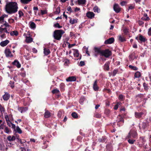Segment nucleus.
Listing matches in <instances>:
<instances>
[{"instance_id":"nucleus-58","label":"nucleus","mask_w":151,"mask_h":151,"mask_svg":"<svg viewBox=\"0 0 151 151\" xmlns=\"http://www.w3.org/2000/svg\"><path fill=\"white\" fill-rule=\"evenodd\" d=\"M138 24L139 25H143L144 22L142 21H139L138 22Z\"/></svg>"},{"instance_id":"nucleus-14","label":"nucleus","mask_w":151,"mask_h":151,"mask_svg":"<svg viewBox=\"0 0 151 151\" xmlns=\"http://www.w3.org/2000/svg\"><path fill=\"white\" fill-rule=\"evenodd\" d=\"M51 116V113L48 110L45 109V112L44 114V117L45 118L50 117Z\"/></svg>"},{"instance_id":"nucleus-49","label":"nucleus","mask_w":151,"mask_h":151,"mask_svg":"<svg viewBox=\"0 0 151 151\" xmlns=\"http://www.w3.org/2000/svg\"><path fill=\"white\" fill-rule=\"evenodd\" d=\"M2 25H3V27L4 26H5L6 27H9V25L6 21H4V23Z\"/></svg>"},{"instance_id":"nucleus-51","label":"nucleus","mask_w":151,"mask_h":151,"mask_svg":"<svg viewBox=\"0 0 151 151\" xmlns=\"http://www.w3.org/2000/svg\"><path fill=\"white\" fill-rule=\"evenodd\" d=\"M94 117L97 118H100L101 117V115L99 114H96L94 115Z\"/></svg>"},{"instance_id":"nucleus-34","label":"nucleus","mask_w":151,"mask_h":151,"mask_svg":"<svg viewBox=\"0 0 151 151\" xmlns=\"http://www.w3.org/2000/svg\"><path fill=\"white\" fill-rule=\"evenodd\" d=\"M32 0H20V1L23 4H27Z\"/></svg>"},{"instance_id":"nucleus-4","label":"nucleus","mask_w":151,"mask_h":151,"mask_svg":"<svg viewBox=\"0 0 151 151\" xmlns=\"http://www.w3.org/2000/svg\"><path fill=\"white\" fill-rule=\"evenodd\" d=\"M137 135V132L134 130H131L127 136V138H131L132 137L136 138Z\"/></svg>"},{"instance_id":"nucleus-20","label":"nucleus","mask_w":151,"mask_h":151,"mask_svg":"<svg viewBox=\"0 0 151 151\" xmlns=\"http://www.w3.org/2000/svg\"><path fill=\"white\" fill-rule=\"evenodd\" d=\"M139 40L141 42H145L146 40L145 38L141 35H139Z\"/></svg>"},{"instance_id":"nucleus-53","label":"nucleus","mask_w":151,"mask_h":151,"mask_svg":"<svg viewBox=\"0 0 151 151\" xmlns=\"http://www.w3.org/2000/svg\"><path fill=\"white\" fill-rule=\"evenodd\" d=\"M18 14L19 15V17H21V16H23L24 14L21 11L18 12Z\"/></svg>"},{"instance_id":"nucleus-22","label":"nucleus","mask_w":151,"mask_h":151,"mask_svg":"<svg viewBox=\"0 0 151 151\" xmlns=\"http://www.w3.org/2000/svg\"><path fill=\"white\" fill-rule=\"evenodd\" d=\"M6 16V15L4 14L0 17V24H3L4 23V18Z\"/></svg>"},{"instance_id":"nucleus-16","label":"nucleus","mask_w":151,"mask_h":151,"mask_svg":"<svg viewBox=\"0 0 151 151\" xmlns=\"http://www.w3.org/2000/svg\"><path fill=\"white\" fill-rule=\"evenodd\" d=\"M10 97L9 94L7 93H5V94L3 96V99L5 101H7L8 100Z\"/></svg>"},{"instance_id":"nucleus-15","label":"nucleus","mask_w":151,"mask_h":151,"mask_svg":"<svg viewBox=\"0 0 151 151\" xmlns=\"http://www.w3.org/2000/svg\"><path fill=\"white\" fill-rule=\"evenodd\" d=\"M28 109L27 107H20L18 109L21 113H23L26 112Z\"/></svg>"},{"instance_id":"nucleus-43","label":"nucleus","mask_w":151,"mask_h":151,"mask_svg":"<svg viewBox=\"0 0 151 151\" xmlns=\"http://www.w3.org/2000/svg\"><path fill=\"white\" fill-rule=\"evenodd\" d=\"M60 88L62 91H63L65 88V85L63 83H61L60 85Z\"/></svg>"},{"instance_id":"nucleus-26","label":"nucleus","mask_w":151,"mask_h":151,"mask_svg":"<svg viewBox=\"0 0 151 151\" xmlns=\"http://www.w3.org/2000/svg\"><path fill=\"white\" fill-rule=\"evenodd\" d=\"M117 121L118 122H124V119L120 115H119V116L117 117Z\"/></svg>"},{"instance_id":"nucleus-44","label":"nucleus","mask_w":151,"mask_h":151,"mask_svg":"<svg viewBox=\"0 0 151 151\" xmlns=\"http://www.w3.org/2000/svg\"><path fill=\"white\" fill-rule=\"evenodd\" d=\"M135 141V140L131 139H129L128 140V142L129 143L131 144H134V142Z\"/></svg>"},{"instance_id":"nucleus-18","label":"nucleus","mask_w":151,"mask_h":151,"mask_svg":"<svg viewBox=\"0 0 151 151\" xmlns=\"http://www.w3.org/2000/svg\"><path fill=\"white\" fill-rule=\"evenodd\" d=\"M12 64L16 66L18 68H19L21 67V64L17 60H15L13 63Z\"/></svg>"},{"instance_id":"nucleus-48","label":"nucleus","mask_w":151,"mask_h":151,"mask_svg":"<svg viewBox=\"0 0 151 151\" xmlns=\"http://www.w3.org/2000/svg\"><path fill=\"white\" fill-rule=\"evenodd\" d=\"M141 19L143 20H145L146 21H148L150 19L149 17H147L146 18L142 17Z\"/></svg>"},{"instance_id":"nucleus-39","label":"nucleus","mask_w":151,"mask_h":151,"mask_svg":"<svg viewBox=\"0 0 151 151\" xmlns=\"http://www.w3.org/2000/svg\"><path fill=\"white\" fill-rule=\"evenodd\" d=\"M129 68H131V69H132L134 70H137L138 69V68L137 67H136L133 66H132V65H130L129 66Z\"/></svg>"},{"instance_id":"nucleus-62","label":"nucleus","mask_w":151,"mask_h":151,"mask_svg":"<svg viewBox=\"0 0 151 151\" xmlns=\"http://www.w3.org/2000/svg\"><path fill=\"white\" fill-rule=\"evenodd\" d=\"M123 97H124V96L122 95L121 94V95H120L119 96V99L121 100H122L123 99Z\"/></svg>"},{"instance_id":"nucleus-38","label":"nucleus","mask_w":151,"mask_h":151,"mask_svg":"<svg viewBox=\"0 0 151 151\" xmlns=\"http://www.w3.org/2000/svg\"><path fill=\"white\" fill-rule=\"evenodd\" d=\"M71 115L73 117L75 118H77L78 117L77 114L75 112L72 113Z\"/></svg>"},{"instance_id":"nucleus-36","label":"nucleus","mask_w":151,"mask_h":151,"mask_svg":"<svg viewBox=\"0 0 151 151\" xmlns=\"http://www.w3.org/2000/svg\"><path fill=\"white\" fill-rule=\"evenodd\" d=\"M140 76V73L139 71L137 72L135 74L134 77L136 78H139Z\"/></svg>"},{"instance_id":"nucleus-13","label":"nucleus","mask_w":151,"mask_h":151,"mask_svg":"<svg viewBox=\"0 0 151 151\" xmlns=\"http://www.w3.org/2000/svg\"><path fill=\"white\" fill-rule=\"evenodd\" d=\"M9 41L7 40L1 42L0 43V45L1 46L4 47L6 46L9 43Z\"/></svg>"},{"instance_id":"nucleus-37","label":"nucleus","mask_w":151,"mask_h":151,"mask_svg":"<svg viewBox=\"0 0 151 151\" xmlns=\"http://www.w3.org/2000/svg\"><path fill=\"white\" fill-rule=\"evenodd\" d=\"M18 34V32L17 31H13L10 33V35L12 36H17Z\"/></svg>"},{"instance_id":"nucleus-7","label":"nucleus","mask_w":151,"mask_h":151,"mask_svg":"<svg viewBox=\"0 0 151 151\" xmlns=\"http://www.w3.org/2000/svg\"><path fill=\"white\" fill-rule=\"evenodd\" d=\"M113 9L114 10L116 13L119 12L120 10V9L119 5L117 4H115L114 5Z\"/></svg>"},{"instance_id":"nucleus-8","label":"nucleus","mask_w":151,"mask_h":151,"mask_svg":"<svg viewBox=\"0 0 151 151\" xmlns=\"http://www.w3.org/2000/svg\"><path fill=\"white\" fill-rule=\"evenodd\" d=\"M114 41V38L113 37H111L105 40L104 43L106 44H111Z\"/></svg>"},{"instance_id":"nucleus-50","label":"nucleus","mask_w":151,"mask_h":151,"mask_svg":"<svg viewBox=\"0 0 151 151\" xmlns=\"http://www.w3.org/2000/svg\"><path fill=\"white\" fill-rule=\"evenodd\" d=\"M41 13L42 15H43L44 14H47V11L46 10H41Z\"/></svg>"},{"instance_id":"nucleus-31","label":"nucleus","mask_w":151,"mask_h":151,"mask_svg":"<svg viewBox=\"0 0 151 151\" xmlns=\"http://www.w3.org/2000/svg\"><path fill=\"white\" fill-rule=\"evenodd\" d=\"M93 10L94 12L99 13L100 12V10L99 8L96 6H95L93 8Z\"/></svg>"},{"instance_id":"nucleus-25","label":"nucleus","mask_w":151,"mask_h":151,"mask_svg":"<svg viewBox=\"0 0 151 151\" xmlns=\"http://www.w3.org/2000/svg\"><path fill=\"white\" fill-rule=\"evenodd\" d=\"M73 54L75 57H78L79 56V53L77 49H75L73 51Z\"/></svg>"},{"instance_id":"nucleus-47","label":"nucleus","mask_w":151,"mask_h":151,"mask_svg":"<svg viewBox=\"0 0 151 151\" xmlns=\"http://www.w3.org/2000/svg\"><path fill=\"white\" fill-rule=\"evenodd\" d=\"M85 99V98L84 97H81L79 101L80 103L81 104H82L83 103V101H84Z\"/></svg>"},{"instance_id":"nucleus-6","label":"nucleus","mask_w":151,"mask_h":151,"mask_svg":"<svg viewBox=\"0 0 151 151\" xmlns=\"http://www.w3.org/2000/svg\"><path fill=\"white\" fill-rule=\"evenodd\" d=\"M4 52L6 57H12L13 56L11 51L8 48H6Z\"/></svg>"},{"instance_id":"nucleus-5","label":"nucleus","mask_w":151,"mask_h":151,"mask_svg":"<svg viewBox=\"0 0 151 151\" xmlns=\"http://www.w3.org/2000/svg\"><path fill=\"white\" fill-rule=\"evenodd\" d=\"M94 50L95 52L94 55L95 56L97 57L99 55H101L103 50H101V47H95Z\"/></svg>"},{"instance_id":"nucleus-42","label":"nucleus","mask_w":151,"mask_h":151,"mask_svg":"<svg viewBox=\"0 0 151 151\" xmlns=\"http://www.w3.org/2000/svg\"><path fill=\"white\" fill-rule=\"evenodd\" d=\"M54 27H57L58 28H61L62 27V26L60 25L58 23H56L54 25Z\"/></svg>"},{"instance_id":"nucleus-45","label":"nucleus","mask_w":151,"mask_h":151,"mask_svg":"<svg viewBox=\"0 0 151 151\" xmlns=\"http://www.w3.org/2000/svg\"><path fill=\"white\" fill-rule=\"evenodd\" d=\"M134 5L133 4H130V5L129 6V8L127 10L128 11H129V9H132L134 8Z\"/></svg>"},{"instance_id":"nucleus-12","label":"nucleus","mask_w":151,"mask_h":151,"mask_svg":"<svg viewBox=\"0 0 151 151\" xmlns=\"http://www.w3.org/2000/svg\"><path fill=\"white\" fill-rule=\"evenodd\" d=\"M76 80V77L73 76L69 77L66 79V81L67 82L74 81Z\"/></svg>"},{"instance_id":"nucleus-56","label":"nucleus","mask_w":151,"mask_h":151,"mask_svg":"<svg viewBox=\"0 0 151 151\" xmlns=\"http://www.w3.org/2000/svg\"><path fill=\"white\" fill-rule=\"evenodd\" d=\"M119 105V103H117V104L114 107V109L115 110L117 109L118 108V105Z\"/></svg>"},{"instance_id":"nucleus-63","label":"nucleus","mask_w":151,"mask_h":151,"mask_svg":"<svg viewBox=\"0 0 151 151\" xmlns=\"http://www.w3.org/2000/svg\"><path fill=\"white\" fill-rule=\"evenodd\" d=\"M1 37L2 39L6 37V36L5 34L4 33L3 34L1 35Z\"/></svg>"},{"instance_id":"nucleus-41","label":"nucleus","mask_w":151,"mask_h":151,"mask_svg":"<svg viewBox=\"0 0 151 151\" xmlns=\"http://www.w3.org/2000/svg\"><path fill=\"white\" fill-rule=\"evenodd\" d=\"M140 140L144 144L145 142V137H140Z\"/></svg>"},{"instance_id":"nucleus-19","label":"nucleus","mask_w":151,"mask_h":151,"mask_svg":"<svg viewBox=\"0 0 151 151\" xmlns=\"http://www.w3.org/2000/svg\"><path fill=\"white\" fill-rule=\"evenodd\" d=\"M143 114V113L142 112H141L140 113L135 112V115L136 118H139L142 116V115Z\"/></svg>"},{"instance_id":"nucleus-40","label":"nucleus","mask_w":151,"mask_h":151,"mask_svg":"<svg viewBox=\"0 0 151 151\" xmlns=\"http://www.w3.org/2000/svg\"><path fill=\"white\" fill-rule=\"evenodd\" d=\"M60 12V8L58 7L56 9V11L55 12V14H59Z\"/></svg>"},{"instance_id":"nucleus-1","label":"nucleus","mask_w":151,"mask_h":151,"mask_svg":"<svg viewBox=\"0 0 151 151\" xmlns=\"http://www.w3.org/2000/svg\"><path fill=\"white\" fill-rule=\"evenodd\" d=\"M6 12L9 14L14 13L17 11L18 6L16 2H10L6 3Z\"/></svg>"},{"instance_id":"nucleus-59","label":"nucleus","mask_w":151,"mask_h":151,"mask_svg":"<svg viewBox=\"0 0 151 151\" xmlns=\"http://www.w3.org/2000/svg\"><path fill=\"white\" fill-rule=\"evenodd\" d=\"M148 35H151V27H150L148 29Z\"/></svg>"},{"instance_id":"nucleus-17","label":"nucleus","mask_w":151,"mask_h":151,"mask_svg":"<svg viewBox=\"0 0 151 151\" xmlns=\"http://www.w3.org/2000/svg\"><path fill=\"white\" fill-rule=\"evenodd\" d=\"M97 81L96 80L95 81L93 85V88L95 91H98L99 88L97 85Z\"/></svg>"},{"instance_id":"nucleus-3","label":"nucleus","mask_w":151,"mask_h":151,"mask_svg":"<svg viewBox=\"0 0 151 151\" xmlns=\"http://www.w3.org/2000/svg\"><path fill=\"white\" fill-rule=\"evenodd\" d=\"M111 55V52L108 49L103 50L101 56H104L106 58H108Z\"/></svg>"},{"instance_id":"nucleus-27","label":"nucleus","mask_w":151,"mask_h":151,"mask_svg":"<svg viewBox=\"0 0 151 151\" xmlns=\"http://www.w3.org/2000/svg\"><path fill=\"white\" fill-rule=\"evenodd\" d=\"M119 40L121 42H123L126 41L124 37L121 35L119 36Z\"/></svg>"},{"instance_id":"nucleus-57","label":"nucleus","mask_w":151,"mask_h":151,"mask_svg":"<svg viewBox=\"0 0 151 151\" xmlns=\"http://www.w3.org/2000/svg\"><path fill=\"white\" fill-rule=\"evenodd\" d=\"M67 10L68 11L70 12H73V11H72L71 8L70 6H69L67 8Z\"/></svg>"},{"instance_id":"nucleus-46","label":"nucleus","mask_w":151,"mask_h":151,"mask_svg":"<svg viewBox=\"0 0 151 151\" xmlns=\"http://www.w3.org/2000/svg\"><path fill=\"white\" fill-rule=\"evenodd\" d=\"M30 27L31 28H34L35 27V24L33 22H31L30 24Z\"/></svg>"},{"instance_id":"nucleus-32","label":"nucleus","mask_w":151,"mask_h":151,"mask_svg":"<svg viewBox=\"0 0 151 151\" xmlns=\"http://www.w3.org/2000/svg\"><path fill=\"white\" fill-rule=\"evenodd\" d=\"M17 142H20L21 144H23V143H25L26 141L24 140H23L22 141L21 139L17 138Z\"/></svg>"},{"instance_id":"nucleus-60","label":"nucleus","mask_w":151,"mask_h":151,"mask_svg":"<svg viewBox=\"0 0 151 151\" xmlns=\"http://www.w3.org/2000/svg\"><path fill=\"white\" fill-rule=\"evenodd\" d=\"M7 122V125L10 127L11 126V125L12 124V123L10 122V121H8Z\"/></svg>"},{"instance_id":"nucleus-30","label":"nucleus","mask_w":151,"mask_h":151,"mask_svg":"<svg viewBox=\"0 0 151 151\" xmlns=\"http://www.w3.org/2000/svg\"><path fill=\"white\" fill-rule=\"evenodd\" d=\"M52 92L53 94H56L60 93V91L58 89H55L52 91Z\"/></svg>"},{"instance_id":"nucleus-11","label":"nucleus","mask_w":151,"mask_h":151,"mask_svg":"<svg viewBox=\"0 0 151 151\" xmlns=\"http://www.w3.org/2000/svg\"><path fill=\"white\" fill-rule=\"evenodd\" d=\"M3 25H1L0 27V33H3L4 32H6L7 33H9V32H8L7 30V28L6 27L3 28Z\"/></svg>"},{"instance_id":"nucleus-64","label":"nucleus","mask_w":151,"mask_h":151,"mask_svg":"<svg viewBox=\"0 0 151 151\" xmlns=\"http://www.w3.org/2000/svg\"><path fill=\"white\" fill-rule=\"evenodd\" d=\"M126 3V1H123L121 2L120 4L122 6H124Z\"/></svg>"},{"instance_id":"nucleus-2","label":"nucleus","mask_w":151,"mask_h":151,"mask_svg":"<svg viewBox=\"0 0 151 151\" xmlns=\"http://www.w3.org/2000/svg\"><path fill=\"white\" fill-rule=\"evenodd\" d=\"M64 33V31L62 29L56 30L53 32V37L55 39L60 40Z\"/></svg>"},{"instance_id":"nucleus-9","label":"nucleus","mask_w":151,"mask_h":151,"mask_svg":"<svg viewBox=\"0 0 151 151\" xmlns=\"http://www.w3.org/2000/svg\"><path fill=\"white\" fill-rule=\"evenodd\" d=\"M26 34H24V36H26L25 41L27 43H30L31 42L33 41V38L30 37H27L26 36Z\"/></svg>"},{"instance_id":"nucleus-54","label":"nucleus","mask_w":151,"mask_h":151,"mask_svg":"<svg viewBox=\"0 0 151 151\" xmlns=\"http://www.w3.org/2000/svg\"><path fill=\"white\" fill-rule=\"evenodd\" d=\"M5 127L6 126L4 125V123L1 124L0 125V129H4V128H5Z\"/></svg>"},{"instance_id":"nucleus-24","label":"nucleus","mask_w":151,"mask_h":151,"mask_svg":"<svg viewBox=\"0 0 151 151\" xmlns=\"http://www.w3.org/2000/svg\"><path fill=\"white\" fill-rule=\"evenodd\" d=\"M16 139V137L14 136H12V137L11 136H9L7 137V139L9 141H12Z\"/></svg>"},{"instance_id":"nucleus-21","label":"nucleus","mask_w":151,"mask_h":151,"mask_svg":"<svg viewBox=\"0 0 151 151\" xmlns=\"http://www.w3.org/2000/svg\"><path fill=\"white\" fill-rule=\"evenodd\" d=\"M109 62H106L104 66V69L105 70L108 71L109 70Z\"/></svg>"},{"instance_id":"nucleus-28","label":"nucleus","mask_w":151,"mask_h":151,"mask_svg":"<svg viewBox=\"0 0 151 151\" xmlns=\"http://www.w3.org/2000/svg\"><path fill=\"white\" fill-rule=\"evenodd\" d=\"M70 23L71 24H74L76 23L77 22V20L76 19H73L72 20L71 19H70L69 21Z\"/></svg>"},{"instance_id":"nucleus-23","label":"nucleus","mask_w":151,"mask_h":151,"mask_svg":"<svg viewBox=\"0 0 151 151\" xmlns=\"http://www.w3.org/2000/svg\"><path fill=\"white\" fill-rule=\"evenodd\" d=\"M50 52L49 49L46 48H44V53L46 55H48Z\"/></svg>"},{"instance_id":"nucleus-33","label":"nucleus","mask_w":151,"mask_h":151,"mask_svg":"<svg viewBox=\"0 0 151 151\" xmlns=\"http://www.w3.org/2000/svg\"><path fill=\"white\" fill-rule=\"evenodd\" d=\"M4 131L5 133L7 134H9L10 132H11L10 129L6 126L5 127Z\"/></svg>"},{"instance_id":"nucleus-52","label":"nucleus","mask_w":151,"mask_h":151,"mask_svg":"<svg viewBox=\"0 0 151 151\" xmlns=\"http://www.w3.org/2000/svg\"><path fill=\"white\" fill-rule=\"evenodd\" d=\"M118 72V70H114L113 72V76H115L116 74Z\"/></svg>"},{"instance_id":"nucleus-61","label":"nucleus","mask_w":151,"mask_h":151,"mask_svg":"<svg viewBox=\"0 0 151 151\" xmlns=\"http://www.w3.org/2000/svg\"><path fill=\"white\" fill-rule=\"evenodd\" d=\"M0 111L1 112L4 111V108L1 105L0 106Z\"/></svg>"},{"instance_id":"nucleus-10","label":"nucleus","mask_w":151,"mask_h":151,"mask_svg":"<svg viewBox=\"0 0 151 151\" xmlns=\"http://www.w3.org/2000/svg\"><path fill=\"white\" fill-rule=\"evenodd\" d=\"M86 15L88 18L92 19L94 17L95 14L93 12H88L87 13Z\"/></svg>"},{"instance_id":"nucleus-29","label":"nucleus","mask_w":151,"mask_h":151,"mask_svg":"<svg viewBox=\"0 0 151 151\" xmlns=\"http://www.w3.org/2000/svg\"><path fill=\"white\" fill-rule=\"evenodd\" d=\"M78 4H84L86 2V0H78Z\"/></svg>"},{"instance_id":"nucleus-55","label":"nucleus","mask_w":151,"mask_h":151,"mask_svg":"<svg viewBox=\"0 0 151 151\" xmlns=\"http://www.w3.org/2000/svg\"><path fill=\"white\" fill-rule=\"evenodd\" d=\"M85 65V63L84 61H81L79 64V65L82 66H83Z\"/></svg>"},{"instance_id":"nucleus-35","label":"nucleus","mask_w":151,"mask_h":151,"mask_svg":"<svg viewBox=\"0 0 151 151\" xmlns=\"http://www.w3.org/2000/svg\"><path fill=\"white\" fill-rule=\"evenodd\" d=\"M16 131L19 134H21L22 133V131L19 127V126H17L16 127Z\"/></svg>"}]
</instances>
